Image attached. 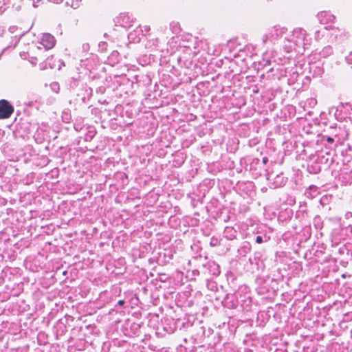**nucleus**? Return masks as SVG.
I'll return each instance as SVG.
<instances>
[{"label": "nucleus", "mask_w": 352, "mask_h": 352, "mask_svg": "<svg viewBox=\"0 0 352 352\" xmlns=\"http://www.w3.org/2000/svg\"><path fill=\"white\" fill-rule=\"evenodd\" d=\"M124 300H119V301H118V304L119 305H122L124 304Z\"/></svg>", "instance_id": "1a4fd4ad"}, {"label": "nucleus", "mask_w": 352, "mask_h": 352, "mask_svg": "<svg viewBox=\"0 0 352 352\" xmlns=\"http://www.w3.org/2000/svg\"><path fill=\"white\" fill-rule=\"evenodd\" d=\"M13 111L14 107L8 100H0V118L6 119L10 118Z\"/></svg>", "instance_id": "f257e3e1"}, {"label": "nucleus", "mask_w": 352, "mask_h": 352, "mask_svg": "<svg viewBox=\"0 0 352 352\" xmlns=\"http://www.w3.org/2000/svg\"><path fill=\"white\" fill-rule=\"evenodd\" d=\"M267 162H268L267 157H265L263 158V163L264 164H267Z\"/></svg>", "instance_id": "0eeeda50"}, {"label": "nucleus", "mask_w": 352, "mask_h": 352, "mask_svg": "<svg viewBox=\"0 0 352 352\" xmlns=\"http://www.w3.org/2000/svg\"><path fill=\"white\" fill-rule=\"evenodd\" d=\"M256 242L257 243H261L263 242V238L261 236H257L256 238Z\"/></svg>", "instance_id": "39448f33"}, {"label": "nucleus", "mask_w": 352, "mask_h": 352, "mask_svg": "<svg viewBox=\"0 0 352 352\" xmlns=\"http://www.w3.org/2000/svg\"><path fill=\"white\" fill-rule=\"evenodd\" d=\"M36 51H38V52H41V51H42V49H41V47L40 46H38V47H33L31 49V50H30V54H31L32 55H34V54H36Z\"/></svg>", "instance_id": "20e7f679"}, {"label": "nucleus", "mask_w": 352, "mask_h": 352, "mask_svg": "<svg viewBox=\"0 0 352 352\" xmlns=\"http://www.w3.org/2000/svg\"><path fill=\"white\" fill-rule=\"evenodd\" d=\"M275 183L276 184L274 185V188L280 186L282 185V184L283 183V177L280 175H277L276 177Z\"/></svg>", "instance_id": "7ed1b4c3"}, {"label": "nucleus", "mask_w": 352, "mask_h": 352, "mask_svg": "<svg viewBox=\"0 0 352 352\" xmlns=\"http://www.w3.org/2000/svg\"><path fill=\"white\" fill-rule=\"evenodd\" d=\"M327 140L329 143H332L333 142V139L332 138H330V137L327 138Z\"/></svg>", "instance_id": "6e6552de"}, {"label": "nucleus", "mask_w": 352, "mask_h": 352, "mask_svg": "<svg viewBox=\"0 0 352 352\" xmlns=\"http://www.w3.org/2000/svg\"><path fill=\"white\" fill-rule=\"evenodd\" d=\"M40 44L43 46L45 50L52 49L55 44L54 36L50 34H43Z\"/></svg>", "instance_id": "f03ea898"}, {"label": "nucleus", "mask_w": 352, "mask_h": 352, "mask_svg": "<svg viewBox=\"0 0 352 352\" xmlns=\"http://www.w3.org/2000/svg\"><path fill=\"white\" fill-rule=\"evenodd\" d=\"M41 0H33V6L36 8L38 6V3L41 1Z\"/></svg>", "instance_id": "423d86ee"}]
</instances>
